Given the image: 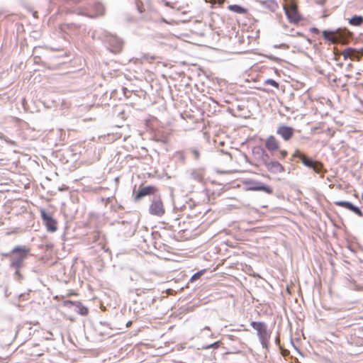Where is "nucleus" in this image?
<instances>
[{
    "mask_svg": "<svg viewBox=\"0 0 363 363\" xmlns=\"http://www.w3.org/2000/svg\"><path fill=\"white\" fill-rule=\"evenodd\" d=\"M30 252V249L26 246H17L13 249L11 254H6L5 257H9L11 266L18 269L22 266L24 259Z\"/></svg>",
    "mask_w": 363,
    "mask_h": 363,
    "instance_id": "f257e3e1",
    "label": "nucleus"
},
{
    "mask_svg": "<svg viewBox=\"0 0 363 363\" xmlns=\"http://www.w3.org/2000/svg\"><path fill=\"white\" fill-rule=\"evenodd\" d=\"M266 149L274 154L275 152H279V158L284 160L288 155V152L285 150H280V142L274 135L268 136L264 141Z\"/></svg>",
    "mask_w": 363,
    "mask_h": 363,
    "instance_id": "f03ea898",
    "label": "nucleus"
},
{
    "mask_svg": "<svg viewBox=\"0 0 363 363\" xmlns=\"http://www.w3.org/2000/svg\"><path fill=\"white\" fill-rule=\"evenodd\" d=\"M250 325L257 330V335L262 347L267 348L270 339V333L267 331L265 323L262 322L252 321Z\"/></svg>",
    "mask_w": 363,
    "mask_h": 363,
    "instance_id": "7ed1b4c3",
    "label": "nucleus"
},
{
    "mask_svg": "<svg viewBox=\"0 0 363 363\" xmlns=\"http://www.w3.org/2000/svg\"><path fill=\"white\" fill-rule=\"evenodd\" d=\"M40 216L48 232L54 233L57 230V221L48 214L44 208L40 210Z\"/></svg>",
    "mask_w": 363,
    "mask_h": 363,
    "instance_id": "20e7f679",
    "label": "nucleus"
},
{
    "mask_svg": "<svg viewBox=\"0 0 363 363\" xmlns=\"http://www.w3.org/2000/svg\"><path fill=\"white\" fill-rule=\"evenodd\" d=\"M285 13L291 23H297L301 20V16L298 12L297 6L295 3H290L284 6Z\"/></svg>",
    "mask_w": 363,
    "mask_h": 363,
    "instance_id": "39448f33",
    "label": "nucleus"
},
{
    "mask_svg": "<svg viewBox=\"0 0 363 363\" xmlns=\"http://www.w3.org/2000/svg\"><path fill=\"white\" fill-rule=\"evenodd\" d=\"M345 32V30L342 29H337L335 30H323V36L325 40L333 43H336L342 40Z\"/></svg>",
    "mask_w": 363,
    "mask_h": 363,
    "instance_id": "423d86ee",
    "label": "nucleus"
},
{
    "mask_svg": "<svg viewBox=\"0 0 363 363\" xmlns=\"http://www.w3.org/2000/svg\"><path fill=\"white\" fill-rule=\"evenodd\" d=\"M150 213L158 217L162 216L165 213L163 202L160 198L154 199L149 207Z\"/></svg>",
    "mask_w": 363,
    "mask_h": 363,
    "instance_id": "0eeeda50",
    "label": "nucleus"
},
{
    "mask_svg": "<svg viewBox=\"0 0 363 363\" xmlns=\"http://www.w3.org/2000/svg\"><path fill=\"white\" fill-rule=\"evenodd\" d=\"M341 55L343 56L344 60L350 59L359 61L362 57H363V48L359 50L348 48L344 50Z\"/></svg>",
    "mask_w": 363,
    "mask_h": 363,
    "instance_id": "6e6552de",
    "label": "nucleus"
},
{
    "mask_svg": "<svg viewBox=\"0 0 363 363\" xmlns=\"http://www.w3.org/2000/svg\"><path fill=\"white\" fill-rule=\"evenodd\" d=\"M105 13V8L100 3H95L91 9H89L84 15L89 18H98L104 16Z\"/></svg>",
    "mask_w": 363,
    "mask_h": 363,
    "instance_id": "1a4fd4ad",
    "label": "nucleus"
},
{
    "mask_svg": "<svg viewBox=\"0 0 363 363\" xmlns=\"http://www.w3.org/2000/svg\"><path fill=\"white\" fill-rule=\"evenodd\" d=\"M277 133L284 140H289L294 134V129L292 127L281 125L278 128Z\"/></svg>",
    "mask_w": 363,
    "mask_h": 363,
    "instance_id": "9d476101",
    "label": "nucleus"
},
{
    "mask_svg": "<svg viewBox=\"0 0 363 363\" xmlns=\"http://www.w3.org/2000/svg\"><path fill=\"white\" fill-rule=\"evenodd\" d=\"M158 191V189L155 186H147L140 188L139 191L135 196V200H139L142 197L149 195H154Z\"/></svg>",
    "mask_w": 363,
    "mask_h": 363,
    "instance_id": "9b49d317",
    "label": "nucleus"
},
{
    "mask_svg": "<svg viewBox=\"0 0 363 363\" xmlns=\"http://www.w3.org/2000/svg\"><path fill=\"white\" fill-rule=\"evenodd\" d=\"M335 204L337 206L347 208L360 217L363 216L362 211L358 207L354 206L352 203L349 201H337L335 202Z\"/></svg>",
    "mask_w": 363,
    "mask_h": 363,
    "instance_id": "f8f14e48",
    "label": "nucleus"
},
{
    "mask_svg": "<svg viewBox=\"0 0 363 363\" xmlns=\"http://www.w3.org/2000/svg\"><path fill=\"white\" fill-rule=\"evenodd\" d=\"M267 170L272 173H282L284 172V166L277 161L266 162L264 163Z\"/></svg>",
    "mask_w": 363,
    "mask_h": 363,
    "instance_id": "ddd939ff",
    "label": "nucleus"
},
{
    "mask_svg": "<svg viewBox=\"0 0 363 363\" xmlns=\"http://www.w3.org/2000/svg\"><path fill=\"white\" fill-rule=\"evenodd\" d=\"M248 184H252V186H250L247 189L248 190H252V191H263L267 194H272L273 193V189L272 187L270 186H264L263 184H262L261 183H259V182H247Z\"/></svg>",
    "mask_w": 363,
    "mask_h": 363,
    "instance_id": "4468645a",
    "label": "nucleus"
},
{
    "mask_svg": "<svg viewBox=\"0 0 363 363\" xmlns=\"http://www.w3.org/2000/svg\"><path fill=\"white\" fill-rule=\"evenodd\" d=\"M164 5L178 11H181L182 13H187L189 12V11L186 10V9L188 7V5L184 4H180L178 1L175 2L165 1Z\"/></svg>",
    "mask_w": 363,
    "mask_h": 363,
    "instance_id": "2eb2a0df",
    "label": "nucleus"
},
{
    "mask_svg": "<svg viewBox=\"0 0 363 363\" xmlns=\"http://www.w3.org/2000/svg\"><path fill=\"white\" fill-rule=\"evenodd\" d=\"M228 9L232 12L240 14H245L247 13V9L237 4L228 6Z\"/></svg>",
    "mask_w": 363,
    "mask_h": 363,
    "instance_id": "dca6fc26",
    "label": "nucleus"
},
{
    "mask_svg": "<svg viewBox=\"0 0 363 363\" xmlns=\"http://www.w3.org/2000/svg\"><path fill=\"white\" fill-rule=\"evenodd\" d=\"M349 23L354 26H360L363 24V17L361 16H354L349 20Z\"/></svg>",
    "mask_w": 363,
    "mask_h": 363,
    "instance_id": "f3484780",
    "label": "nucleus"
},
{
    "mask_svg": "<svg viewBox=\"0 0 363 363\" xmlns=\"http://www.w3.org/2000/svg\"><path fill=\"white\" fill-rule=\"evenodd\" d=\"M298 158L301 160V162H303V164H305L306 166H307L308 167H310V168L312 167V166L313 165V164L315 162V161L313 160L312 159L307 157L303 154H300L298 155Z\"/></svg>",
    "mask_w": 363,
    "mask_h": 363,
    "instance_id": "a211bd4d",
    "label": "nucleus"
},
{
    "mask_svg": "<svg viewBox=\"0 0 363 363\" xmlns=\"http://www.w3.org/2000/svg\"><path fill=\"white\" fill-rule=\"evenodd\" d=\"M76 306H77L78 308V313L82 315H86L89 313V310L88 308L83 306L81 303L79 302H77L76 303Z\"/></svg>",
    "mask_w": 363,
    "mask_h": 363,
    "instance_id": "6ab92c4d",
    "label": "nucleus"
},
{
    "mask_svg": "<svg viewBox=\"0 0 363 363\" xmlns=\"http://www.w3.org/2000/svg\"><path fill=\"white\" fill-rule=\"evenodd\" d=\"M205 1L208 4H210L211 7L213 8L216 5L221 7L225 3V0H205Z\"/></svg>",
    "mask_w": 363,
    "mask_h": 363,
    "instance_id": "aec40b11",
    "label": "nucleus"
},
{
    "mask_svg": "<svg viewBox=\"0 0 363 363\" xmlns=\"http://www.w3.org/2000/svg\"><path fill=\"white\" fill-rule=\"evenodd\" d=\"M206 272V269H202L195 273L190 279V281L194 282L200 279L201 277Z\"/></svg>",
    "mask_w": 363,
    "mask_h": 363,
    "instance_id": "412c9836",
    "label": "nucleus"
},
{
    "mask_svg": "<svg viewBox=\"0 0 363 363\" xmlns=\"http://www.w3.org/2000/svg\"><path fill=\"white\" fill-rule=\"evenodd\" d=\"M314 172H315L316 173H320L322 171V169H323V164L318 162V161H315V163L313 164V165L311 167Z\"/></svg>",
    "mask_w": 363,
    "mask_h": 363,
    "instance_id": "4be33fe9",
    "label": "nucleus"
},
{
    "mask_svg": "<svg viewBox=\"0 0 363 363\" xmlns=\"http://www.w3.org/2000/svg\"><path fill=\"white\" fill-rule=\"evenodd\" d=\"M264 84H269V85H271V86H274V87H275L277 89H279V84L276 81H274V79H267L264 82Z\"/></svg>",
    "mask_w": 363,
    "mask_h": 363,
    "instance_id": "5701e85b",
    "label": "nucleus"
},
{
    "mask_svg": "<svg viewBox=\"0 0 363 363\" xmlns=\"http://www.w3.org/2000/svg\"><path fill=\"white\" fill-rule=\"evenodd\" d=\"M191 153H192L194 159H196V160H199V159L200 153H199L198 150H196V149L191 150Z\"/></svg>",
    "mask_w": 363,
    "mask_h": 363,
    "instance_id": "b1692460",
    "label": "nucleus"
},
{
    "mask_svg": "<svg viewBox=\"0 0 363 363\" xmlns=\"http://www.w3.org/2000/svg\"><path fill=\"white\" fill-rule=\"evenodd\" d=\"M220 345V341H218V342H216L208 346H207L206 348L207 349H209V348H218Z\"/></svg>",
    "mask_w": 363,
    "mask_h": 363,
    "instance_id": "393cba45",
    "label": "nucleus"
},
{
    "mask_svg": "<svg viewBox=\"0 0 363 363\" xmlns=\"http://www.w3.org/2000/svg\"><path fill=\"white\" fill-rule=\"evenodd\" d=\"M356 5L358 8H363V0H356Z\"/></svg>",
    "mask_w": 363,
    "mask_h": 363,
    "instance_id": "a878e982",
    "label": "nucleus"
},
{
    "mask_svg": "<svg viewBox=\"0 0 363 363\" xmlns=\"http://www.w3.org/2000/svg\"><path fill=\"white\" fill-rule=\"evenodd\" d=\"M74 303L73 301H65L64 302V305L67 306H72V305H74Z\"/></svg>",
    "mask_w": 363,
    "mask_h": 363,
    "instance_id": "bb28decb",
    "label": "nucleus"
},
{
    "mask_svg": "<svg viewBox=\"0 0 363 363\" xmlns=\"http://www.w3.org/2000/svg\"><path fill=\"white\" fill-rule=\"evenodd\" d=\"M300 154H301V153L299 152V150H296V151H295V152H294V157H298V155H299Z\"/></svg>",
    "mask_w": 363,
    "mask_h": 363,
    "instance_id": "cd10ccee",
    "label": "nucleus"
},
{
    "mask_svg": "<svg viewBox=\"0 0 363 363\" xmlns=\"http://www.w3.org/2000/svg\"><path fill=\"white\" fill-rule=\"evenodd\" d=\"M138 11H139L140 13H143L144 11V9H143V6H138Z\"/></svg>",
    "mask_w": 363,
    "mask_h": 363,
    "instance_id": "c85d7f7f",
    "label": "nucleus"
},
{
    "mask_svg": "<svg viewBox=\"0 0 363 363\" xmlns=\"http://www.w3.org/2000/svg\"><path fill=\"white\" fill-rule=\"evenodd\" d=\"M312 31H313V33H318V30L317 28H315L312 29Z\"/></svg>",
    "mask_w": 363,
    "mask_h": 363,
    "instance_id": "c756f323",
    "label": "nucleus"
},
{
    "mask_svg": "<svg viewBox=\"0 0 363 363\" xmlns=\"http://www.w3.org/2000/svg\"><path fill=\"white\" fill-rule=\"evenodd\" d=\"M33 16H34L35 18H38L37 12H36V11H35V12L33 13Z\"/></svg>",
    "mask_w": 363,
    "mask_h": 363,
    "instance_id": "7c9ffc66",
    "label": "nucleus"
},
{
    "mask_svg": "<svg viewBox=\"0 0 363 363\" xmlns=\"http://www.w3.org/2000/svg\"><path fill=\"white\" fill-rule=\"evenodd\" d=\"M324 1H325V0H320V1H319V3H320V4H323Z\"/></svg>",
    "mask_w": 363,
    "mask_h": 363,
    "instance_id": "2f4dec72",
    "label": "nucleus"
},
{
    "mask_svg": "<svg viewBox=\"0 0 363 363\" xmlns=\"http://www.w3.org/2000/svg\"><path fill=\"white\" fill-rule=\"evenodd\" d=\"M131 325V322H128V323H127V326H129V325Z\"/></svg>",
    "mask_w": 363,
    "mask_h": 363,
    "instance_id": "473e14b6",
    "label": "nucleus"
}]
</instances>
